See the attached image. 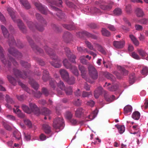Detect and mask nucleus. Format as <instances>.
<instances>
[{"instance_id":"f257e3e1","label":"nucleus","mask_w":148,"mask_h":148,"mask_svg":"<svg viewBox=\"0 0 148 148\" xmlns=\"http://www.w3.org/2000/svg\"><path fill=\"white\" fill-rule=\"evenodd\" d=\"M1 27L4 37L5 38H8V42L10 47V48L8 49L9 53L17 59L21 58L22 56L21 53L18 52L13 47H12V46L16 45L18 48H22L23 47V44L20 41L16 44L14 42L15 40L13 37L12 36H9V33L5 27L3 25H1Z\"/></svg>"},{"instance_id":"f03ea898","label":"nucleus","mask_w":148,"mask_h":148,"mask_svg":"<svg viewBox=\"0 0 148 148\" xmlns=\"http://www.w3.org/2000/svg\"><path fill=\"white\" fill-rule=\"evenodd\" d=\"M44 49L46 53L49 55L51 58L53 60V61L50 62L51 64L55 68H60L61 66L60 59L52 52V49L47 46H45Z\"/></svg>"},{"instance_id":"7ed1b4c3","label":"nucleus","mask_w":148,"mask_h":148,"mask_svg":"<svg viewBox=\"0 0 148 148\" xmlns=\"http://www.w3.org/2000/svg\"><path fill=\"white\" fill-rule=\"evenodd\" d=\"M48 2L49 3V7L50 8L57 11L56 15L58 18L60 19L64 18L65 17V14L62 12V10L53 5H54L60 7H62L63 2L62 0H59L58 2L51 0L50 1H49Z\"/></svg>"},{"instance_id":"20e7f679","label":"nucleus","mask_w":148,"mask_h":148,"mask_svg":"<svg viewBox=\"0 0 148 148\" xmlns=\"http://www.w3.org/2000/svg\"><path fill=\"white\" fill-rule=\"evenodd\" d=\"M29 105L30 108L25 105L22 104L21 107L24 112L28 114L33 112L37 115L41 113L39 109L35 103H30Z\"/></svg>"},{"instance_id":"39448f33","label":"nucleus","mask_w":148,"mask_h":148,"mask_svg":"<svg viewBox=\"0 0 148 148\" xmlns=\"http://www.w3.org/2000/svg\"><path fill=\"white\" fill-rule=\"evenodd\" d=\"M7 10L13 21L17 23L18 26L20 30L23 33L26 32V29L25 26L21 20L19 19H16L15 12L11 8H8L7 9Z\"/></svg>"},{"instance_id":"423d86ee","label":"nucleus","mask_w":148,"mask_h":148,"mask_svg":"<svg viewBox=\"0 0 148 148\" xmlns=\"http://www.w3.org/2000/svg\"><path fill=\"white\" fill-rule=\"evenodd\" d=\"M63 62L64 66L66 68L70 70L75 75L78 76L79 73L76 67L72 65L66 59H64Z\"/></svg>"},{"instance_id":"0eeeda50","label":"nucleus","mask_w":148,"mask_h":148,"mask_svg":"<svg viewBox=\"0 0 148 148\" xmlns=\"http://www.w3.org/2000/svg\"><path fill=\"white\" fill-rule=\"evenodd\" d=\"M58 86L61 90H64L66 95H71L72 92V90L71 87L69 86L67 88H66L64 83L62 81L60 80L57 84Z\"/></svg>"},{"instance_id":"6e6552de","label":"nucleus","mask_w":148,"mask_h":148,"mask_svg":"<svg viewBox=\"0 0 148 148\" xmlns=\"http://www.w3.org/2000/svg\"><path fill=\"white\" fill-rule=\"evenodd\" d=\"M27 38L32 48V49L33 50L35 51V52L37 53H43V50L41 48H39L38 47L35 45L34 44L33 40L29 37H27Z\"/></svg>"},{"instance_id":"1a4fd4ad","label":"nucleus","mask_w":148,"mask_h":148,"mask_svg":"<svg viewBox=\"0 0 148 148\" xmlns=\"http://www.w3.org/2000/svg\"><path fill=\"white\" fill-rule=\"evenodd\" d=\"M88 69L89 74L90 77L94 80L97 79L98 77V73L94 67L90 66L88 67Z\"/></svg>"},{"instance_id":"9d476101","label":"nucleus","mask_w":148,"mask_h":148,"mask_svg":"<svg viewBox=\"0 0 148 148\" xmlns=\"http://www.w3.org/2000/svg\"><path fill=\"white\" fill-rule=\"evenodd\" d=\"M64 50L66 52V54L69 60L72 63H76V62L75 61V59L76 58V57L75 55L73 54L71 52L69 49L67 47L64 48Z\"/></svg>"},{"instance_id":"9b49d317","label":"nucleus","mask_w":148,"mask_h":148,"mask_svg":"<svg viewBox=\"0 0 148 148\" xmlns=\"http://www.w3.org/2000/svg\"><path fill=\"white\" fill-rule=\"evenodd\" d=\"M119 69L121 74L119 73H116L115 74L118 79H121L123 78V76L126 75L128 74V71L124 68L120 66L119 67Z\"/></svg>"},{"instance_id":"f8f14e48","label":"nucleus","mask_w":148,"mask_h":148,"mask_svg":"<svg viewBox=\"0 0 148 148\" xmlns=\"http://www.w3.org/2000/svg\"><path fill=\"white\" fill-rule=\"evenodd\" d=\"M64 123V121L62 118H58L55 119L53 121V127L56 129H60Z\"/></svg>"},{"instance_id":"ddd939ff","label":"nucleus","mask_w":148,"mask_h":148,"mask_svg":"<svg viewBox=\"0 0 148 148\" xmlns=\"http://www.w3.org/2000/svg\"><path fill=\"white\" fill-rule=\"evenodd\" d=\"M4 50L2 47L0 45V58L3 63L5 66L10 67L11 65V63L9 61H7L4 57V55L3 53Z\"/></svg>"},{"instance_id":"4468645a","label":"nucleus","mask_w":148,"mask_h":148,"mask_svg":"<svg viewBox=\"0 0 148 148\" xmlns=\"http://www.w3.org/2000/svg\"><path fill=\"white\" fill-rule=\"evenodd\" d=\"M34 4L42 14L46 15L50 13V12L47 10V9L43 6L40 3L36 2Z\"/></svg>"},{"instance_id":"2eb2a0df","label":"nucleus","mask_w":148,"mask_h":148,"mask_svg":"<svg viewBox=\"0 0 148 148\" xmlns=\"http://www.w3.org/2000/svg\"><path fill=\"white\" fill-rule=\"evenodd\" d=\"M83 35H85L88 37H90L96 40L97 39V37L96 35L92 34L86 31L79 32L77 34V36L81 38Z\"/></svg>"},{"instance_id":"dca6fc26","label":"nucleus","mask_w":148,"mask_h":148,"mask_svg":"<svg viewBox=\"0 0 148 148\" xmlns=\"http://www.w3.org/2000/svg\"><path fill=\"white\" fill-rule=\"evenodd\" d=\"M13 72L14 75L17 77H20L24 79L27 77V73L24 72L23 75L21 74V72L17 69H13Z\"/></svg>"},{"instance_id":"f3484780","label":"nucleus","mask_w":148,"mask_h":148,"mask_svg":"<svg viewBox=\"0 0 148 148\" xmlns=\"http://www.w3.org/2000/svg\"><path fill=\"white\" fill-rule=\"evenodd\" d=\"M113 44L114 46L117 49H121L123 48L125 44V42L123 40L120 41H114L113 42Z\"/></svg>"},{"instance_id":"a211bd4d","label":"nucleus","mask_w":148,"mask_h":148,"mask_svg":"<svg viewBox=\"0 0 148 148\" xmlns=\"http://www.w3.org/2000/svg\"><path fill=\"white\" fill-rule=\"evenodd\" d=\"M78 67L81 71L82 77L85 79L87 81L89 82L88 80L87 79L86 76L87 71L86 68L84 66L81 65H79Z\"/></svg>"},{"instance_id":"6ab92c4d","label":"nucleus","mask_w":148,"mask_h":148,"mask_svg":"<svg viewBox=\"0 0 148 148\" xmlns=\"http://www.w3.org/2000/svg\"><path fill=\"white\" fill-rule=\"evenodd\" d=\"M59 72L61 77L64 80L66 79L67 78L69 77V74L66 70L62 69L60 70Z\"/></svg>"},{"instance_id":"aec40b11","label":"nucleus","mask_w":148,"mask_h":148,"mask_svg":"<svg viewBox=\"0 0 148 148\" xmlns=\"http://www.w3.org/2000/svg\"><path fill=\"white\" fill-rule=\"evenodd\" d=\"M71 37L72 35L68 32H65L62 36L63 40L66 43L69 42Z\"/></svg>"},{"instance_id":"412c9836","label":"nucleus","mask_w":148,"mask_h":148,"mask_svg":"<svg viewBox=\"0 0 148 148\" xmlns=\"http://www.w3.org/2000/svg\"><path fill=\"white\" fill-rule=\"evenodd\" d=\"M14 106L16 108L15 109L14 108L13 109L14 112L16 113L18 117L21 118H23L25 116V114L22 112L18 108H19V106Z\"/></svg>"},{"instance_id":"4be33fe9","label":"nucleus","mask_w":148,"mask_h":148,"mask_svg":"<svg viewBox=\"0 0 148 148\" xmlns=\"http://www.w3.org/2000/svg\"><path fill=\"white\" fill-rule=\"evenodd\" d=\"M103 88L101 87H98L95 91L94 95L95 97L96 98H98L99 96L101 94Z\"/></svg>"},{"instance_id":"5701e85b","label":"nucleus","mask_w":148,"mask_h":148,"mask_svg":"<svg viewBox=\"0 0 148 148\" xmlns=\"http://www.w3.org/2000/svg\"><path fill=\"white\" fill-rule=\"evenodd\" d=\"M29 82L32 86L34 89L37 90L38 89L39 87L38 85L33 79L29 78Z\"/></svg>"},{"instance_id":"b1692460","label":"nucleus","mask_w":148,"mask_h":148,"mask_svg":"<svg viewBox=\"0 0 148 148\" xmlns=\"http://www.w3.org/2000/svg\"><path fill=\"white\" fill-rule=\"evenodd\" d=\"M129 37L135 46H138L139 45V42L134 35L132 34H130L129 35Z\"/></svg>"},{"instance_id":"393cba45","label":"nucleus","mask_w":148,"mask_h":148,"mask_svg":"<svg viewBox=\"0 0 148 148\" xmlns=\"http://www.w3.org/2000/svg\"><path fill=\"white\" fill-rule=\"evenodd\" d=\"M21 3L27 10L31 8V6L28 2L26 0H20Z\"/></svg>"},{"instance_id":"a878e982","label":"nucleus","mask_w":148,"mask_h":148,"mask_svg":"<svg viewBox=\"0 0 148 148\" xmlns=\"http://www.w3.org/2000/svg\"><path fill=\"white\" fill-rule=\"evenodd\" d=\"M67 83L69 85H73L75 83V78L73 76H71L70 77H69L67 78L65 80Z\"/></svg>"},{"instance_id":"bb28decb","label":"nucleus","mask_w":148,"mask_h":148,"mask_svg":"<svg viewBox=\"0 0 148 148\" xmlns=\"http://www.w3.org/2000/svg\"><path fill=\"white\" fill-rule=\"evenodd\" d=\"M106 100L109 103L111 102L115 99V96L114 95L109 96L106 95H104Z\"/></svg>"},{"instance_id":"cd10ccee","label":"nucleus","mask_w":148,"mask_h":148,"mask_svg":"<svg viewBox=\"0 0 148 148\" xmlns=\"http://www.w3.org/2000/svg\"><path fill=\"white\" fill-rule=\"evenodd\" d=\"M36 19L39 21H40L43 24L45 25H47L46 21L44 20V19L42 17L40 14L38 13H36Z\"/></svg>"},{"instance_id":"c85d7f7f","label":"nucleus","mask_w":148,"mask_h":148,"mask_svg":"<svg viewBox=\"0 0 148 148\" xmlns=\"http://www.w3.org/2000/svg\"><path fill=\"white\" fill-rule=\"evenodd\" d=\"M84 112V110L81 108L77 109L75 111V115L76 117L78 118L81 117L82 114Z\"/></svg>"},{"instance_id":"c756f323","label":"nucleus","mask_w":148,"mask_h":148,"mask_svg":"<svg viewBox=\"0 0 148 148\" xmlns=\"http://www.w3.org/2000/svg\"><path fill=\"white\" fill-rule=\"evenodd\" d=\"M51 111L46 108L44 107L41 110V114L45 116H47L51 114Z\"/></svg>"},{"instance_id":"7c9ffc66","label":"nucleus","mask_w":148,"mask_h":148,"mask_svg":"<svg viewBox=\"0 0 148 148\" xmlns=\"http://www.w3.org/2000/svg\"><path fill=\"white\" fill-rule=\"evenodd\" d=\"M49 74V72L47 70H45L43 71L42 79L44 82H46L48 79Z\"/></svg>"},{"instance_id":"2f4dec72","label":"nucleus","mask_w":148,"mask_h":148,"mask_svg":"<svg viewBox=\"0 0 148 148\" xmlns=\"http://www.w3.org/2000/svg\"><path fill=\"white\" fill-rule=\"evenodd\" d=\"M7 78L10 82L14 86L16 85V80L11 75H8Z\"/></svg>"},{"instance_id":"473e14b6","label":"nucleus","mask_w":148,"mask_h":148,"mask_svg":"<svg viewBox=\"0 0 148 148\" xmlns=\"http://www.w3.org/2000/svg\"><path fill=\"white\" fill-rule=\"evenodd\" d=\"M43 129L45 132L47 134L51 132V127L48 125L44 124L42 126Z\"/></svg>"},{"instance_id":"72a5a7b5","label":"nucleus","mask_w":148,"mask_h":148,"mask_svg":"<svg viewBox=\"0 0 148 148\" xmlns=\"http://www.w3.org/2000/svg\"><path fill=\"white\" fill-rule=\"evenodd\" d=\"M95 47L97 48L98 50L102 53L105 54L106 53L104 49L100 45L96 43L95 44Z\"/></svg>"},{"instance_id":"f704fd0d","label":"nucleus","mask_w":148,"mask_h":148,"mask_svg":"<svg viewBox=\"0 0 148 148\" xmlns=\"http://www.w3.org/2000/svg\"><path fill=\"white\" fill-rule=\"evenodd\" d=\"M135 13L137 16L140 17L143 16L144 13L143 11L140 8H137L135 11Z\"/></svg>"},{"instance_id":"c9c22d12","label":"nucleus","mask_w":148,"mask_h":148,"mask_svg":"<svg viewBox=\"0 0 148 148\" xmlns=\"http://www.w3.org/2000/svg\"><path fill=\"white\" fill-rule=\"evenodd\" d=\"M63 26L67 29L69 30H74L75 29V26L71 24H63Z\"/></svg>"},{"instance_id":"e433bc0d","label":"nucleus","mask_w":148,"mask_h":148,"mask_svg":"<svg viewBox=\"0 0 148 148\" xmlns=\"http://www.w3.org/2000/svg\"><path fill=\"white\" fill-rule=\"evenodd\" d=\"M140 113L138 111L134 112L132 115V117L135 120H138L140 117Z\"/></svg>"},{"instance_id":"4c0bfd02","label":"nucleus","mask_w":148,"mask_h":148,"mask_svg":"<svg viewBox=\"0 0 148 148\" xmlns=\"http://www.w3.org/2000/svg\"><path fill=\"white\" fill-rule=\"evenodd\" d=\"M105 76L107 79H110L112 81H114L115 80V78L114 77L112 74L109 73H105Z\"/></svg>"},{"instance_id":"58836bf2","label":"nucleus","mask_w":148,"mask_h":148,"mask_svg":"<svg viewBox=\"0 0 148 148\" xmlns=\"http://www.w3.org/2000/svg\"><path fill=\"white\" fill-rule=\"evenodd\" d=\"M102 35L106 37H109L110 35V32L105 28H102L101 30Z\"/></svg>"},{"instance_id":"ea45409f","label":"nucleus","mask_w":148,"mask_h":148,"mask_svg":"<svg viewBox=\"0 0 148 148\" xmlns=\"http://www.w3.org/2000/svg\"><path fill=\"white\" fill-rule=\"evenodd\" d=\"M112 7L110 4L101 5H100V8L104 10H109L111 9Z\"/></svg>"},{"instance_id":"a19ab883","label":"nucleus","mask_w":148,"mask_h":148,"mask_svg":"<svg viewBox=\"0 0 148 148\" xmlns=\"http://www.w3.org/2000/svg\"><path fill=\"white\" fill-rule=\"evenodd\" d=\"M5 97L7 103H10L12 104H13L14 103V101L9 95H6Z\"/></svg>"},{"instance_id":"79ce46f5","label":"nucleus","mask_w":148,"mask_h":148,"mask_svg":"<svg viewBox=\"0 0 148 148\" xmlns=\"http://www.w3.org/2000/svg\"><path fill=\"white\" fill-rule=\"evenodd\" d=\"M57 84V82L53 79H51L49 81V85L53 89H55Z\"/></svg>"},{"instance_id":"37998d69","label":"nucleus","mask_w":148,"mask_h":148,"mask_svg":"<svg viewBox=\"0 0 148 148\" xmlns=\"http://www.w3.org/2000/svg\"><path fill=\"white\" fill-rule=\"evenodd\" d=\"M121 9L119 8H116L113 11V14L116 16H119L121 14Z\"/></svg>"},{"instance_id":"c03bdc74","label":"nucleus","mask_w":148,"mask_h":148,"mask_svg":"<svg viewBox=\"0 0 148 148\" xmlns=\"http://www.w3.org/2000/svg\"><path fill=\"white\" fill-rule=\"evenodd\" d=\"M13 136L17 140H19L21 138V134L19 132H14L13 134Z\"/></svg>"},{"instance_id":"a18cd8bd","label":"nucleus","mask_w":148,"mask_h":148,"mask_svg":"<svg viewBox=\"0 0 148 148\" xmlns=\"http://www.w3.org/2000/svg\"><path fill=\"white\" fill-rule=\"evenodd\" d=\"M132 110V108L131 106L127 105L124 109V113L125 114H127L128 112H131Z\"/></svg>"},{"instance_id":"49530a36","label":"nucleus","mask_w":148,"mask_h":148,"mask_svg":"<svg viewBox=\"0 0 148 148\" xmlns=\"http://www.w3.org/2000/svg\"><path fill=\"white\" fill-rule=\"evenodd\" d=\"M115 126L117 128L120 134L123 133L125 131V128L124 126L116 125Z\"/></svg>"},{"instance_id":"de8ad7c7","label":"nucleus","mask_w":148,"mask_h":148,"mask_svg":"<svg viewBox=\"0 0 148 148\" xmlns=\"http://www.w3.org/2000/svg\"><path fill=\"white\" fill-rule=\"evenodd\" d=\"M18 85L21 86L22 88L27 92H29V90L26 86L23 84L21 82L19 81H18Z\"/></svg>"},{"instance_id":"09e8293b","label":"nucleus","mask_w":148,"mask_h":148,"mask_svg":"<svg viewBox=\"0 0 148 148\" xmlns=\"http://www.w3.org/2000/svg\"><path fill=\"white\" fill-rule=\"evenodd\" d=\"M138 52L139 55L142 57L144 58H145V57L147 55L146 52L143 49H139L138 51Z\"/></svg>"},{"instance_id":"8fccbe9b","label":"nucleus","mask_w":148,"mask_h":148,"mask_svg":"<svg viewBox=\"0 0 148 148\" xmlns=\"http://www.w3.org/2000/svg\"><path fill=\"white\" fill-rule=\"evenodd\" d=\"M135 76L134 74L130 75L129 77V82L130 84H132L135 82Z\"/></svg>"},{"instance_id":"3c124183","label":"nucleus","mask_w":148,"mask_h":148,"mask_svg":"<svg viewBox=\"0 0 148 148\" xmlns=\"http://www.w3.org/2000/svg\"><path fill=\"white\" fill-rule=\"evenodd\" d=\"M85 43L87 47L90 50H92L94 51H96V50L94 48L93 46L91 43L88 41H86Z\"/></svg>"},{"instance_id":"603ef678","label":"nucleus","mask_w":148,"mask_h":148,"mask_svg":"<svg viewBox=\"0 0 148 148\" xmlns=\"http://www.w3.org/2000/svg\"><path fill=\"white\" fill-rule=\"evenodd\" d=\"M133 129L135 131L132 134H136L137 133L139 132L140 131V128L139 126L138 125H134L132 126Z\"/></svg>"},{"instance_id":"864d4df0","label":"nucleus","mask_w":148,"mask_h":148,"mask_svg":"<svg viewBox=\"0 0 148 148\" xmlns=\"http://www.w3.org/2000/svg\"><path fill=\"white\" fill-rule=\"evenodd\" d=\"M65 4L66 5L70 8H74L75 6L74 4L72 2L69 1L68 0L65 1Z\"/></svg>"},{"instance_id":"5fc2aeb1","label":"nucleus","mask_w":148,"mask_h":148,"mask_svg":"<svg viewBox=\"0 0 148 148\" xmlns=\"http://www.w3.org/2000/svg\"><path fill=\"white\" fill-rule=\"evenodd\" d=\"M3 125L4 126V128L7 130L10 131L11 129V127L8 125L6 122L4 121H3L2 123Z\"/></svg>"},{"instance_id":"6e6d98bb","label":"nucleus","mask_w":148,"mask_h":148,"mask_svg":"<svg viewBox=\"0 0 148 148\" xmlns=\"http://www.w3.org/2000/svg\"><path fill=\"white\" fill-rule=\"evenodd\" d=\"M148 73V68L144 66L141 71V73L145 75H146Z\"/></svg>"},{"instance_id":"4d7b16f0","label":"nucleus","mask_w":148,"mask_h":148,"mask_svg":"<svg viewBox=\"0 0 148 148\" xmlns=\"http://www.w3.org/2000/svg\"><path fill=\"white\" fill-rule=\"evenodd\" d=\"M20 63L22 66L25 68H29L30 66V64L27 62L21 60L20 61Z\"/></svg>"},{"instance_id":"13d9d810","label":"nucleus","mask_w":148,"mask_h":148,"mask_svg":"<svg viewBox=\"0 0 148 148\" xmlns=\"http://www.w3.org/2000/svg\"><path fill=\"white\" fill-rule=\"evenodd\" d=\"M73 116V114L71 113V112L67 111L66 112L65 114V116L66 118L69 119H70Z\"/></svg>"},{"instance_id":"bf43d9fd","label":"nucleus","mask_w":148,"mask_h":148,"mask_svg":"<svg viewBox=\"0 0 148 148\" xmlns=\"http://www.w3.org/2000/svg\"><path fill=\"white\" fill-rule=\"evenodd\" d=\"M126 12L128 14H130L132 12V9L130 5L129 4L127 5L126 7Z\"/></svg>"},{"instance_id":"052dcab7","label":"nucleus","mask_w":148,"mask_h":148,"mask_svg":"<svg viewBox=\"0 0 148 148\" xmlns=\"http://www.w3.org/2000/svg\"><path fill=\"white\" fill-rule=\"evenodd\" d=\"M85 56H82L80 57L79 60L80 62L83 64H87L86 60L85 58Z\"/></svg>"},{"instance_id":"680f3d73","label":"nucleus","mask_w":148,"mask_h":148,"mask_svg":"<svg viewBox=\"0 0 148 148\" xmlns=\"http://www.w3.org/2000/svg\"><path fill=\"white\" fill-rule=\"evenodd\" d=\"M139 22L141 24L146 25L148 23V20L145 18H142L139 21Z\"/></svg>"},{"instance_id":"e2e57ef3","label":"nucleus","mask_w":148,"mask_h":148,"mask_svg":"<svg viewBox=\"0 0 148 148\" xmlns=\"http://www.w3.org/2000/svg\"><path fill=\"white\" fill-rule=\"evenodd\" d=\"M24 122L30 128L32 126V124L31 122L28 119H25L24 120Z\"/></svg>"},{"instance_id":"0e129e2a","label":"nucleus","mask_w":148,"mask_h":148,"mask_svg":"<svg viewBox=\"0 0 148 148\" xmlns=\"http://www.w3.org/2000/svg\"><path fill=\"white\" fill-rule=\"evenodd\" d=\"M78 51L81 52L85 53L87 51V49L82 48L81 47H77Z\"/></svg>"},{"instance_id":"69168bd1","label":"nucleus","mask_w":148,"mask_h":148,"mask_svg":"<svg viewBox=\"0 0 148 148\" xmlns=\"http://www.w3.org/2000/svg\"><path fill=\"white\" fill-rule=\"evenodd\" d=\"M88 26L91 28L92 29H96L98 28V26L94 23H91L89 24Z\"/></svg>"},{"instance_id":"338daca9","label":"nucleus","mask_w":148,"mask_h":148,"mask_svg":"<svg viewBox=\"0 0 148 148\" xmlns=\"http://www.w3.org/2000/svg\"><path fill=\"white\" fill-rule=\"evenodd\" d=\"M131 56L133 58L136 60H139L140 59L139 56L134 52L132 53Z\"/></svg>"},{"instance_id":"774afa93","label":"nucleus","mask_w":148,"mask_h":148,"mask_svg":"<svg viewBox=\"0 0 148 148\" xmlns=\"http://www.w3.org/2000/svg\"><path fill=\"white\" fill-rule=\"evenodd\" d=\"M42 94H44L45 96H47L49 94L48 92L47 89L45 88H43L42 89Z\"/></svg>"}]
</instances>
